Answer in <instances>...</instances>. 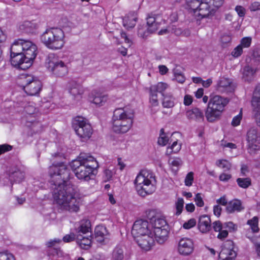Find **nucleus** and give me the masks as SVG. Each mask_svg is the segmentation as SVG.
I'll return each mask as SVG.
<instances>
[{
	"label": "nucleus",
	"mask_w": 260,
	"mask_h": 260,
	"mask_svg": "<svg viewBox=\"0 0 260 260\" xmlns=\"http://www.w3.org/2000/svg\"><path fill=\"white\" fill-rule=\"evenodd\" d=\"M213 0H201L198 9V15L201 18L208 17L213 14V10L211 8Z\"/></svg>",
	"instance_id": "nucleus-19"
},
{
	"label": "nucleus",
	"mask_w": 260,
	"mask_h": 260,
	"mask_svg": "<svg viewBox=\"0 0 260 260\" xmlns=\"http://www.w3.org/2000/svg\"><path fill=\"white\" fill-rule=\"evenodd\" d=\"M19 107L23 109V112L25 114L26 118V121L32 119H36L38 115V110L35 108L33 103H30L25 100V101H20L19 103Z\"/></svg>",
	"instance_id": "nucleus-16"
},
{
	"label": "nucleus",
	"mask_w": 260,
	"mask_h": 260,
	"mask_svg": "<svg viewBox=\"0 0 260 260\" xmlns=\"http://www.w3.org/2000/svg\"><path fill=\"white\" fill-rule=\"evenodd\" d=\"M236 181L239 186L243 188H247L251 184V179L249 178H238Z\"/></svg>",
	"instance_id": "nucleus-39"
},
{
	"label": "nucleus",
	"mask_w": 260,
	"mask_h": 260,
	"mask_svg": "<svg viewBox=\"0 0 260 260\" xmlns=\"http://www.w3.org/2000/svg\"><path fill=\"white\" fill-rule=\"evenodd\" d=\"M68 88L70 93L74 99L81 98L84 92L82 87L75 81H71L68 83Z\"/></svg>",
	"instance_id": "nucleus-22"
},
{
	"label": "nucleus",
	"mask_w": 260,
	"mask_h": 260,
	"mask_svg": "<svg viewBox=\"0 0 260 260\" xmlns=\"http://www.w3.org/2000/svg\"><path fill=\"white\" fill-rule=\"evenodd\" d=\"M251 105L255 122L260 127V83L256 86L253 92Z\"/></svg>",
	"instance_id": "nucleus-13"
},
{
	"label": "nucleus",
	"mask_w": 260,
	"mask_h": 260,
	"mask_svg": "<svg viewBox=\"0 0 260 260\" xmlns=\"http://www.w3.org/2000/svg\"><path fill=\"white\" fill-rule=\"evenodd\" d=\"M13 146L8 144L0 145V155L11 151Z\"/></svg>",
	"instance_id": "nucleus-49"
},
{
	"label": "nucleus",
	"mask_w": 260,
	"mask_h": 260,
	"mask_svg": "<svg viewBox=\"0 0 260 260\" xmlns=\"http://www.w3.org/2000/svg\"><path fill=\"white\" fill-rule=\"evenodd\" d=\"M0 260H15V258L11 253H2L0 254Z\"/></svg>",
	"instance_id": "nucleus-53"
},
{
	"label": "nucleus",
	"mask_w": 260,
	"mask_h": 260,
	"mask_svg": "<svg viewBox=\"0 0 260 260\" xmlns=\"http://www.w3.org/2000/svg\"><path fill=\"white\" fill-rule=\"evenodd\" d=\"M45 66L50 72L57 77H63L68 73L67 65L58 59L54 53L48 55L45 59Z\"/></svg>",
	"instance_id": "nucleus-9"
},
{
	"label": "nucleus",
	"mask_w": 260,
	"mask_h": 260,
	"mask_svg": "<svg viewBox=\"0 0 260 260\" xmlns=\"http://www.w3.org/2000/svg\"><path fill=\"white\" fill-rule=\"evenodd\" d=\"M216 88L219 92L231 93L234 91L235 86L230 79L222 77L217 81Z\"/></svg>",
	"instance_id": "nucleus-18"
},
{
	"label": "nucleus",
	"mask_w": 260,
	"mask_h": 260,
	"mask_svg": "<svg viewBox=\"0 0 260 260\" xmlns=\"http://www.w3.org/2000/svg\"><path fill=\"white\" fill-rule=\"evenodd\" d=\"M124 254L123 249L119 246H116L113 250L112 254V260H123Z\"/></svg>",
	"instance_id": "nucleus-36"
},
{
	"label": "nucleus",
	"mask_w": 260,
	"mask_h": 260,
	"mask_svg": "<svg viewBox=\"0 0 260 260\" xmlns=\"http://www.w3.org/2000/svg\"><path fill=\"white\" fill-rule=\"evenodd\" d=\"M169 138L166 136L164 128H161L160 131V136L158 139V144L159 145L165 146L168 143Z\"/></svg>",
	"instance_id": "nucleus-42"
},
{
	"label": "nucleus",
	"mask_w": 260,
	"mask_h": 260,
	"mask_svg": "<svg viewBox=\"0 0 260 260\" xmlns=\"http://www.w3.org/2000/svg\"><path fill=\"white\" fill-rule=\"evenodd\" d=\"M237 252L234 250V242L231 240L226 241L219 253V260H235Z\"/></svg>",
	"instance_id": "nucleus-15"
},
{
	"label": "nucleus",
	"mask_w": 260,
	"mask_h": 260,
	"mask_svg": "<svg viewBox=\"0 0 260 260\" xmlns=\"http://www.w3.org/2000/svg\"><path fill=\"white\" fill-rule=\"evenodd\" d=\"M216 165L225 171L230 170L232 167V164L226 159L218 160L216 162Z\"/></svg>",
	"instance_id": "nucleus-41"
},
{
	"label": "nucleus",
	"mask_w": 260,
	"mask_h": 260,
	"mask_svg": "<svg viewBox=\"0 0 260 260\" xmlns=\"http://www.w3.org/2000/svg\"><path fill=\"white\" fill-rule=\"evenodd\" d=\"M146 20L147 26L146 29L142 26H139L138 27V34L142 38H145L149 34L155 32L159 26V23L157 21L156 15L155 14H148Z\"/></svg>",
	"instance_id": "nucleus-11"
},
{
	"label": "nucleus",
	"mask_w": 260,
	"mask_h": 260,
	"mask_svg": "<svg viewBox=\"0 0 260 260\" xmlns=\"http://www.w3.org/2000/svg\"><path fill=\"white\" fill-rule=\"evenodd\" d=\"M247 141L248 143V152L251 154H255L259 149V146L256 143L260 141V136L256 127H250L247 131Z\"/></svg>",
	"instance_id": "nucleus-12"
},
{
	"label": "nucleus",
	"mask_w": 260,
	"mask_h": 260,
	"mask_svg": "<svg viewBox=\"0 0 260 260\" xmlns=\"http://www.w3.org/2000/svg\"><path fill=\"white\" fill-rule=\"evenodd\" d=\"M137 14L133 12L129 13L123 19V25L127 29L133 28L137 21Z\"/></svg>",
	"instance_id": "nucleus-26"
},
{
	"label": "nucleus",
	"mask_w": 260,
	"mask_h": 260,
	"mask_svg": "<svg viewBox=\"0 0 260 260\" xmlns=\"http://www.w3.org/2000/svg\"><path fill=\"white\" fill-rule=\"evenodd\" d=\"M251 43V38L250 37L243 38L241 41L240 46L243 48H248L250 46Z\"/></svg>",
	"instance_id": "nucleus-47"
},
{
	"label": "nucleus",
	"mask_w": 260,
	"mask_h": 260,
	"mask_svg": "<svg viewBox=\"0 0 260 260\" xmlns=\"http://www.w3.org/2000/svg\"><path fill=\"white\" fill-rule=\"evenodd\" d=\"M37 25L31 21H26L19 25V31L22 33H32L36 29Z\"/></svg>",
	"instance_id": "nucleus-29"
},
{
	"label": "nucleus",
	"mask_w": 260,
	"mask_h": 260,
	"mask_svg": "<svg viewBox=\"0 0 260 260\" xmlns=\"http://www.w3.org/2000/svg\"><path fill=\"white\" fill-rule=\"evenodd\" d=\"M168 85L163 82H159L156 85H152L150 88L152 92L161 93L162 96H164L163 92L167 88Z\"/></svg>",
	"instance_id": "nucleus-37"
},
{
	"label": "nucleus",
	"mask_w": 260,
	"mask_h": 260,
	"mask_svg": "<svg viewBox=\"0 0 260 260\" xmlns=\"http://www.w3.org/2000/svg\"><path fill=\"white\" fill-rule=\"evenodd\" d=\"M106 232V228L102 225H98L95 227L94 238L97 242L99 243L104 242Z\"/></svg>",
	"instance_id": "nucleus-30"
},
{
	"label": "nucleus",
	"mask_w": 260,
	"mask_h": 260,
	"mask_svg": "<svg viewBox=\"0 0 260 260\" xmlns=\"http://www.w3.org/2000/svg\"><path fill=\"white\" fill-rule=\"evenodd\" d=\"M242 119V112L240 111V113L237 116H235L232 121V125L234 126H238L240 124Z\"/></svg>",
	"instance_id": "nucleus-52"
},
{
	"label": "nucleus",
	"mask_w": 260,
	"mask_h": 260,
	"mask_svg": "<svg viewBox=\"0 0 260 260\" xmlns=\"http://www.w3.org/2000/svg\"><path fill=\"white\" fill-rule=\"evenodd\" d=\"M251 11H256L260 10V3L255 2L251 4L249 7Z\"/></svg>",
	"instance_id": "nucleus-60"
},
{
	"label": "nucleus",
	"mask_w": 260,
	"mask_h": 260,
	"mask_svg": "<svg viewBox=\"0 0 260 260\" xmlns=\"http://www.w3.org/2000/svg\"><path fill=\"white\" fill-rule=\"evenodd\" d=\"M229 101L220 95L210 96L208 106L205 111V116L209 122L219 120Z\"/></svg>",
	"instance_id": "nucleus-6"
},
{
	"label": "nucleus",
	"mask_w": 260,
	"mask_h": 260,
	"mask_svg": "<svg viewBox=\"0 0 260 260\" xmlns=\"http://www.w3.org/2000/svg\"><path fill=\"white\" fill-rule=\"evenodd\" d=\"M232 178V175L231 174L222 173L219 175V179L221 181L223 182H227Z\"/></svg>",
	"instance_id": "nucleus-59"
},
{
	"label": "nucleus",
	"mask_w": 260,
	"mask_h": 260,
	"mask_svg": "<svg viewBox=\"0 0 260 260\" xmlns=\"http://www.w3.org/2000/svg\"><path fill=\"white\" fill-rule=\"evenodd\" d=\"M26 125L31 128L34 133H37L42 131V125L41 123L36 121L35 119H30L26 121Z\"/></svg>",
	"instance_id": "nucleus-33"
},
{
	"label": "nucleus",
	"mask_w": 260,
	"mask_h": 260,
	"mask_svg": "<svg viewBox=\"0 0 260 260\" xmlns=\"http://www.w3.org/2000/svg\"><path fill=\"white\" fill-rule=\"evenodd\" d=\"M258 218L256 216H255L247 221V224L250 225L253 232H258L259 231V228L258 227Z\"/></svg>",
	"instance_id": "nucleus-43"
},
{
	"label": "nucleus",
	"mask_w": 260,
	"mask_h": 260,
	"mask_svg": "<svg viewBox=\"0 0 260 260\" xmlns=\"http://www.w3.org/2000/svg\"><path fill=\"white\" fill-rule=\"evenodd\" d=\"M243 52V48L239 45L237 46L232 52V55L235 57L240 56Z\"/></svg>",
	"instance_id": "nucleus-54"
},
{
	"label": "nucleus",
	"mask_w": 260,
	"mask_h": 260,
	"mask_svg": "<svg viewBox=\"0 0 260 260\" xmlns=\"http://www.w3.org/2000/svg\"><path fill=\"white\" fill-rule=\"evenodd\" d=\"M91 223L89 220L83 219L80 222V226L78 229V234H86L90 232Z\"/></svg>",
	"instance_id": "nucleus-31"
},
{
	"label": "nucleus",
	"mask_w": 260,
	"mask_h": 260,
	"mask_svg": "<svg viewBox=\"0 0 260 260\" xmlns=\"http://www.w3.org/2000/svg\"><path fill=\"white\" fill-rule=\"evenodd\" d=\"M113 174V173L112 171L110 170L109 169H106L104 171L105 179L107 181L110 180L112 178Z\"/></svg>",
	"instance_id": "nucleus-63"
},
{
	"label": "nucleus",
	"mask_w": 260,
	"mask_h": 260,
	"mask_svg": "<svg viewBox=\"0 0 260 260\" xmlns=\"http://www.w3.org/2000/svg\"><path fill=\"white\" fill-rule=\"evenodd\" d=\"M175 77L176 80L180 83H183L185 81V77L183 74L180 73H175Z\"/></svg>",
	"instance_id": "nucleus-62"
},
{
	"label": "nucleus",
	"mask_w": 260,
	"mask_h": 260,
	"mask_svg": "<svg viewBox=\"0 0 260 260\" xmlns=\"http://www.w3.org/2000/svg\"><path fill=\"white\" fill-rule=\"evenodd\" d=\"M132 234L135 238L145 235H152L148 221L142 219L136 221L132 228Z\"/></svg>",
	"instance_id": "nucleus-14"
},
{
	"label": "nucleus",
	"mask_w": 260,
	"mask_h": 260,
	"mask_svg": "<svg viewBox=\"0 0 260 260\" xmlns=\"http://www.w3.org/2000/svg\"><path fill=\"white\" fill-rule=\"evenodd\" d=\"M198 226L199 231L202 233L208 232L211 229L210 217L206 215L200 216Z\"/></svg>",
	"instance_id": "nucleus-23"
},
{
	"label": "nucleus",
	"mask_w": 260,
	"mask_h": 260,
	"mask_svg": "<svg viewBox=\"0 0 260 260\" xmlns=\"http://www.w3.org/2000/svg\"><path fill=\"white\" fill-rule=\"evenodd\" d=\"M181 149V145L178 144L177 141L173 143L171 147H168L167 152L169 153H177Z\"/></svg>",
	"instance_id": "nucleus-45"
},
{
	"label": "nucleus",
	"mask_w": 260,
	"mask_h": 260,
	"mask_svg": "<svg viewBox=\"0 0 260 260\" xmlns=\"http://www.w3.org/2000/svg\"><path fill=\"white\" fill-rule=\"evenodd\" d=\"M64 38L63 30L58 28L47 29L41 36V41L47 47L52 50L62 48L65 43Z\"/></svg>",
	"instance_id": "nucleus-7"
},
{
	"label": "nucleus",
	"mask_w": 260,
	"mask_h": 260,
	"mask_svg": "<svg viewBox=\"0 0 260 260\" xmlns=\"http://www.w3.org/2000/svg\"><path fill=\"white\" fill-rule=\"evenodd\" d=\"M186 115L189 119H193L197 121L203 120L204 117L203 111L198 108H194L187 111Z\"/></svg>",
	"instance_id": "nucleus-27"
},
{
	"label": "nucleus",
	"mask_w": 260,
	"mask_h": 260,
	"mask_svg": "<svg viewBox=\"0 0 260 260\" xmlns=\"http://www.w3.org/2000/svg\"><path fill=\"white\" fill-rule=\"evenodd\" d=\"M17 86L27 95H37L42 90V84L40 80L28 74H21L17 77Z\"/></svg>",
	"instance_id": "nucleus-8"
},
{
	"label": "nucleus",
	"mask_w": 260,
	"mask_h": 260,
	"mask_svg": "<svg viewBox=\"0 0 260 260\" xmlns=\"http://www.w3.org/2000/svg\"><path fill=\"white\" fill-rule=\"evenodd\" d=\"M154 237L156 241L160 243H163L167 240L169 232L165 228H156L153 229Z\"/></svg>",
	"instance_id": "nucleus-24"
},
{
	"label": "nucleus",
	"mask_w": 260,
	"mask_h": 260,
	"mask_svg": "<svg viewBox=\"0 0 260 260\" xmlns=\"http://www.w3.org/2000/svg\"><path fill=\"white\" fill-rule=\"evenodd\" d=\"M223 228L228 229L230 232H235L237 229V225L231 221L224 223L223 224Z\"/></svg>",
	"instance_id": "nucleus-48"
},
{
	"label": "nucleus",
	"mask_w": 260,
	"mask_h": 260,
	"mask_svg": "<svg viewBox=\"0 0 260 260\" xmlns=\"http://www.w3.org/2000/svg\"><path fill=\"white\" fill-rule=\"evenodd\" d=\"M134 183L138 193L141 197H145L155 190V177L150 171L142 170L137 176Z\"/></svg>",
	"instance_id": "nucleus-5"
},
{
	"label": "nucleus",
	"mask_w": 260,
	"mask_h": 260,
	"mask_svg": "<svg viewBox=\"0 0 260 260\" xmlns=\"http://www.w3.org/2000/svg\"><path fill=\"white\" fill-rule=\"evenodd\" d=\"M77 243L80 247L84 249H87L91 246V236L84 237L80 234H78L76 237Z\"/></svg>",
	"instance_id": "nucleus-28"
},
{
	"label": "nucleus",
	"mask_w": 260,
	"mask_h": 260,
	"mask_svg": "<svg viewBox=\"0 0 260 260\" xmlns=\"http://www.w3.org/2000/svg\"><path fill=\"white\" fill-rule=\"evenodd\" d=\"M134 111L128 107L116 109L112 117L113 129L117 133H125L132 127Z\"/></svg>",
	"instance_id": "nucleus-4"
},
{
	"label": "nucleus",
	"mask_w": 260,
	"mask_h": 260,
	"mask_svg": "<svg viewBox=\"0 0 260 260\" xmlns=\"http://www.w3.org/2000/svg\"><path fill=\"white\" fill-rule=\"evenodd\" d=\"M244 209L240 200L235 199L229 202L226 207V211L229 213H232L235 211L240 212Z\"/></svg>",
	"instance_id": "nucleus-25"
},
{
	"label": "nucleus",
	"mask_w": 260,
	"mask_h": 260,
	"mask_svg": "<svg viewBox=\"0 0 260 260\" xmlns=\"http://www.w3.org/2000/svg\"><path fill=\"white\" fill-rule=\"evenodd\" d=\"M170 164L172 167L178 168L182 164V161L180 158H175L172 160H170Z\"/></svg>",
	"instance_id": "nucleus-56"
},
{
	"label": "nucleus",
	"mask_w": 260,
	"mask_h": 260,
	"mask_svg": "<svg viewBox=\"0 0 260 260\" xmlns=\"http://www.w3.org/2000/svg\"><path fill=\"white\" fill-rule=\"evenodd\" d=\"M235 10L237 12L238 15L239 17H243L245 15V9L241 6H237L235 8Z\"/></svg>",
	"instance_id": "nucleus-58"
},
{
	"label": "nucleus",
	"mask_w": 260,
	"mask_h": 260,
	"mask_svg": "<svg viewBox=\"0 0 260 260\" xmlns=\"http://www.w3.org/2000/svg\"><path fill=\"white\" fill-rule=\"evenodd\" d=\"M193 243L189 238H184L180 239L178 246L179 253L183 255H188L193 251Z\"/></svg>",
	"instance_id": "nucleus-17"
},
{
	"label": "nucleus",
	"mask_w": 260,
	"mask_h": 260,
	"mask_svg": "<svg viewBox=\"0 0 260 260\" xmlns=\"http://www.w3.org/2000/svg\"><path fill=\"white\" fill-rule=\"evenodd\" d=\"M186 1V5L185 8L187 9L188 11L190 12L192 11L194 13H196L199 7L200 6V4L201 3L200 0H185Z\"/></svg>",
	"instance_id": "nucleus-34"
},
{
	"label": "nucleus",
	"mask_w": 260,
	"mask_h": 260,
	"mask_svg": "<svg viewBox=\"0 0 260 260\" xmlns=\"http://www.w3.org/2000/svg\"><path fill=\"white\" fill-rule=\"evenodd\" d=\"M74 128L76 134L83 141L88 140L93 133V129L88 120L82 116L74 119Z\"/></svg>",
	"instance_id": "nucleus-10"
},
{
	"label": "nucleus",
	"mask_w": 260,
	"mask_h": 260,
	"mask_svg": "<svg viewBox=\"0 0 260 260\" xmlns=\"http://www.w3.org/2000/svg\"><path fill=\"white\" fill-rule=\"evenodd\" d=\"M54 200L59 209L70 212L79 210L80 198L75 186L70 183V171L63 162L53 164L49 168Z\"/></svg>",
	"instance_id": "nucleus-1"
},
{
	"label": "nucleus",
	"mask_w": 260,
	"mask_h": 260,
	"mask_svg": "<svg viewBox=\"0 0 260 260\" xmlns=\"http://www.w3.org/2000/svg\"><path fill=\"white\" fill-rule=\"evenodd\" d=\"M193 180V173L192 172L188 173L185 179V184L187 186L192 185Z\"/></svg>",
	"instance_id": "nucleus-50"
},
{
	"label": "nucleus",
	"mask_w": 260,
	"mask_h": 260,
	"mask_svg": "<svg viewBox=\"0 0 260 260\" xmlns=\"http://www.w3.org/2000/svg\"><path fill=\"white\" fill-rule=\"evenodd\" d=\"M37 47L31 42L21 39H17V69L23 70L30 68L37 55Z\"/></svg>",
	"instance_id": "nucleus-3"
},
{
	"label": "nucleus",
	"mask_w": 260,
	"mask_h": 260,
	"mask_svg": "<svg viewBox=\"0 0 260 260\" xmlns=\"http://www.w3.org/2000/svg\"><path fill=\"white\" fill-rule=\"evenodd\" d=\"M194 201L196 202V204L200 207H203L204 205V203L202 198L201 197V194L199 193L196 195Z\"/></svg>",
	"instance_id": "nucleus-55"
},
{
	"label": "nucleus",
	"mask_w": 260,
	"mask_h": 260,
	"mask_svg": "<svg viewBox=\"0 0 260 260\" xmlns=\"http://www.w3.org/2000/svg\"><path fill=\"white\" fill-rule=\"evenodd\" d=\"M75 237L74 234L67 235L63 238V240L65 242H70L75 240Z\"/></svg>",
	"instance_id": "nucleus-64"
},
{
	"label": "nucleus",
	"mask_w": 260,
	"mask_h": 260,
	"mask_svg": "<svg viewBox=\"0 0 260 260\" xmlns=\"http://www.w3.org/2000/svg\"><path fill=\"white\" fill-rule=\"evenodd\" d=\"M229 233L226 230H221L219 232L217 238L220 240H223L228 236Z\"/></svg>",
	"instance_id": "nucleus-61"
},
{
	"label": "nucleus",
	"mask_w": 260,
	"mask_h": 260,
	"mask_svg": "<svg viewBox=\"0 0 260 260\" xmlns=\"http://www.w3.org/2000/svg\"><path fill=\"white\" fill-rule=\"evenodd\" d=\"M150 101L153 106H157L158 104L157 100V93L156 92H152L150 89Z\"/></svg>",
	"instance_id": "nucleus-46"
},
{
	"label": "nucleus",
	"mask_w": 260,
	"mask_h": 260,
	"mask_svg": "<svg viewBox=\"0 0 260 260\" xmlns=\"http://www.w3.org/2000/svg\"><path fill=\"white\" fill-rule=\"evenodd\" d=\"M184 200L182 198H179L177 199L176 202L175 203V207L176 211L175 214L177 216L180 215L183 210L184 208Z\"/></svg>",
	"instance_id": "nucleus-38"
},
{
	"label": "nucleus",
	"mask_w": 260,
	"mask_h": 260,
	"mask_svg": "<svg viewBox=\"0 0 260 260\" xmlns=\"http://www.w3.org/2000/svg\"><path fill=\"white\" fill-rule=\"evenodd\" d=\"M14 45H16V40L14 41L10 48V58L9 61L13 67L16 68V60L15 59L16 57V53L13 52L12 50L13 46Z\"/></svg>",
	"instance_id": "nucleus-44"
},
{
	"label": "nucleus",
	"mask_w": 260,
	"mask_h": 260,
	"mask_svg": "<svg viewBox=\"0 0 260 260\" xmlns=\"http://www.w3.org/2000/svg\"><path fill=\"white\" fill-rule=\"evenodd\" d=\"M255 71L249 66L245 67L243 70V80L245 81L250 82L253 79Z\"/></svg>",
	"instance_id": "nucleus-32"
},
{
	"label": "nucleus",
	"mask_w": 260,
	"mask_h": 260,
	"mask_svg": "<svg viewBox=\"0 0 260 260\" xmlns=\"http://www.w3.org/2000/svg\"><path fill=\"white\" fill-rule=\"evenodd\" d=\"M108 98L106 95L96 93L93 98V103L99 106L103 105L107 101Z\"/></svg>",
	"instance_id": "nucleus-35"
},
{
	"label": "nucleus",
	"mask_w": 260,
	"mask_h": 260,
	"mask_svg": "<svg viewBox=\"0 0 260 260\" xmlns=\"http://www.w3.org/2000/svg\"><path fill=\"white\" fill-rule=\"evenodd\" d=\"M162 104L164 108H172L174 105L173 99L171 95L163 96Z\"/></svg>",
	"instance_id": "nucleus-40"
},
{
	"label": "nucleus",
	"mask_w": 260,
	"mask_h": 260,
	"mask_svg": "<svg viewBox=\"0 0 260 260\" xmlns=\"http://www.w3.org/2000/svg\"><path fill=\"white\" fill-rule=\"evenodd\" d=\"M70 167L76 177L81 181H88L91 179L94 169L98 168V162L91 155L81 153L70 163Z\"/></svg>",
	"instance_id": "nucleus-2"
},
{
	"label": "nucleus",
	"mask_w": 260,
	"mask_h": 260,
	"mask_svg": "<svg viewBox=\"0 0 260 260\" xmlns=\"http://www.w3.org/2000/svg\"><path fill=\"white\" fill-rule=\"evenodd\" d=\"M213 228L215 232H219L223 228V224L219 220L215 221L213 223Z\"/></svg>",
	"instance_id": "nucleus-57"
},
{
	"label": "nucleus",
	"mask_w": 260,
	"mask_h": 260,
	"mask_svg": "<svg viewBox=\"0 0 260 260\" xmlns=\"http://www.w3.org/2000/svg\"><path fill=\"white\" fill-rule=\"evenodd\" d=\"M196 224V220L194 218L190 219L187 222H185L183 225V227L185 229H189L193 226H194Z\"/></svg>",
	"instance_id": "nucleus-51"
},
{
	"label": "nucleus",
	"mask_w": 260,
	"mask_h": 260,
	"mask_svg": "<svg viewBox=\"0 0 260 260\" xmlns=\"http://www.w3.org/2000/svg\"><path fill=\"white\" fill-rule=\"evenodd\" d=\"M147 217L152 224L154 229L156 228H165L167 224L166 220L159 217L154 210H151L147 214Z\"/></svg>",
	"instance_id": "nucleus-21"
},
{
	"label": "nucleus",
	"mask_w": 260,
	"mask_h": 260,
	"mask_svg": "<svg viewBox=\"0 0 260 260\" xmlns=\"http://www.w3.org/2000/svg\"><path fill=\"white\" fill-rule=\"evenodd\" d=\"M139 246L143 250H150L154 243V239L150 234L145 235L135 238Z\"/></svg>",
	"instance_id": "nucleus-20"
}]
</instances>
